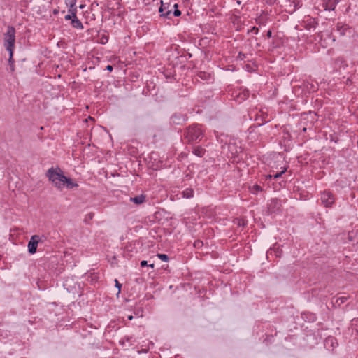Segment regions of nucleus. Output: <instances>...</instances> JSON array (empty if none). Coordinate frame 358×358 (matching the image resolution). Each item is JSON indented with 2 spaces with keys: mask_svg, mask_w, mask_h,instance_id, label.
Wrapping results in <instances>:
<instances>
[{
  "mask_svg": "<svg viewBox=\"0 0 358 358\" xmlns=\"http://www.w3.org/2000/svg\"><path fill=\"white\" fill-rule=\"evenodd\" d=\"M45 175L57 189L60 190L63 189L66 176L60 168L51 167L47 171Z\"/></svg>",
  "mask_w": 358,
  "mask_h": 358,
  "instance_id": "f257e3e1",
  "label": "nucleus"
},
{
  "mask_svg": "<svg viewBox=\"0 0 358 358\" xmlns=\"http://www.w3.org/2000/svg\"><path fill=\"white\" fill-rule=\"evenodd\" d=\"M203 136V130L199 124L190 126L185 131V139L189 143L200 141Z\"/></svg>",
  "mask_w": 358,
  "mask_h": 358,
  "instance_id": "f03ea898",
  "label": "nucleus"
},
{
  "mask_svg": "<svg viewBox=\"0 0 358 358\" xmlns=\"http://www.w3.org/2000/svg\"><path fill=\"white\" fill-rule=\"evenodd\" d=\"M4 47L8 52L14 51L15 43V29L12 26H8L7 31L4 34Z\"/></svg>",
  "mask_w": 358,
  "mask_h": 358,
  "instance_id": "7ed1b4c3",
  "label": "nucleus"
},
{
  "mask_svg": "<svg viewBox=\"0 0 358 358\" xmlns=\"http://www.w3.org/2000/svg\"><path fill=\"white\" fill-rule=\"evenodd\" d=\"M45 236H40L38 235H34L31 237L28 243V251L30 254H34L36 252L38 244L43 242Z\"/></svg>",
  "mask_w": 358,
  "mask_h": 358,
  "instance_id": "20e7f679",
  "label": "nucleus"
},
{
  "mask_svg": "<svg viewBox=\"0 0 358 358\" xmlns=\"http://www.w3.org/2000/svg\"><path fill=\"white\" fill-rule=\"evenodd\" d=\"M249 94V91L247 89H239L233 92L232 96L236 102L240 103L247 99Z\"/></svg>",
  "mask_w": 358,
  "mask_h": 358,
  "instance_id": "39448f33",
  "label": "nucleus"
},
{
  "mask_svg": "<svg viewBox=\"0 0 358 358\" xmlns=\"http://www.w3.org/2000/svg\"><path fill=\"white\" fill-rule=\"evenodd\" d=\"M321 201L325 207L329 208L331 207V206L334 203L335 199L331 192L324 191L321 194Z\"/></svg>",
  "mask_w": 358,
  "mask_h": 358,
  "instance_id": "423d86ee",
  "label": "nucleus"
},
{
  "mask_svg": "<svg viewBox=\"0 0 358 358\" xmlns=\"http://www.w3.org/2000/svg\"><path fill=\"white\" fill-rule=\"evenodd\" d=\"M324 345L328 350L333 351L338 344L336 338L329 336L324 340Z\"/></svg>",
  "mask_w": 358,
  "mask_h": 358,
  "instance_id": "0eeeda50",
  "label": "nucleus"
},
{
  "mask_svg": "<svg viewBox=\"0 0 358 358\" xmlns=\"http://www.w3.org/2000/svg\"><path fill=\"white\" fill-rule=\"evenodd\" d=\"M280 207L281 204L278 199H273L270 200L269 203H268V210L270 213H273L280 210Z\"/></svg>",
  "mask_w": 358,
  "mask_h": 358,
  "instance_id": "6e6552de",
  "label": "nucleus"
},
{
  "mask_svg": "<svg viewBox=\"0 0 358 358\" xmlns=\"http://www.w3.org/2000/svg\"><path fill=\"white\" fill-rule=\"evenodd\" d=\"M171 119L173 124H181L186 121L187 117L185 115L178 113L173 115Z\"/></svg>",
  "mask_w": 358,
  "mask_h": 358,
  "instance_id": "1a4fd4ad",
  "label": "nucleus"
},
{
  "mask_svg": "<svg viewBox=\"0 0 358 358\" xmlns=\"http://www.w3.org/2000/svg\"><path fill=\"white\" fill-rule=\"evenodd\" d=\"M168 6L162 1L161 6L159 7V12L160 13L161 16L166 17L167 18H171L172 15L171 10L168 9Z\"/></svg>",
  "mask_w": 358,
  "mask_h": 358,
  "instance_id": "9d476101",
  "label": "nucleus"
},
{
  "mask_svg": "<svg viewBox=\"0 0 358 358\" xmlns=\"http://www.w3.org/2000/svg\"><path fill=\"white\" fill-rule=\"evenodd\" d=\"M339 0H324L323 6L326 10H334Z\"/></svg>",
  "mask_w": 358,
  "mask_h": 358,
  "instance_id": "9b49d317",
  "label": "nucleus"
},
{
  "mask_svg": "<svg viewBox=\"0 0 358 358\" xmlns=\"http://www.w3.org/2000/svg\"><path fill=\"white\" fill-rule=\"evenodd\" d=\"M303 22L305 28L308 30L315 29L318 24L317 22L313 18H308Z\"/></svg>",
  "mask_w": 358,
  "mask_h": 358,
  "instance_id": "f8f14e48",
  "label": "nucleus"
},
{
  "mask_svg": "<svg viewBox=\"0 0 358 358\" xmlns=\"http://www.w3.org/2000/svg\"><path fill=\"white\" fill-rule=\"evenodd\" d=\"M66 5L69 7L68 12L71 14L77 13V8L76 6V0H64Z\"/></svg>",
  "mask_w": 358,
  "mask_h": 358,
  "instance_id": "ddd939ff",
  "label": "nucleus"
},
{
  "mask_svg": "<svg viewBox=\"0 0 358 358\" xmlns=\"http://www.w3.org/2000/svg\"><path fill=\"white\" fill-rule=\"evenodd\" d=\"M73 15V19L71 21V25L74 28H76L78 29H83V25L81 21L77 17L76 13L72 14Z\"/></svg>",
  "mask_w": 358,
  "mask_h": 358,
  "instance_id": "4468645a",
  "label": "nucleus"
},
{
  "mask_svg": "<svg viewBox=\"0 0 358 358\" xmlns=\"http://www.w3.org/2000/svg\"><path fill=\"white\" fill-rule=\"evenodd\" d=\"M130 201L137 205H140L145 201V196L143 194H141L134 197H131Z\"/></svg>",
  "mask_w": 358,
  "mask_h": 358,
  "instance_id": "2eb2a0df",
  "label": "nucleus"
},
{
  "mask_svg": "<svg viewBox=\"0 0 358 358\" xmlns=\"http://www.w3.org/2000/svg\"><path fill=\"white\" fill-rule=\"evenodd\" d=\"M66 186L67 189H71L74 187H77L78 185L76 182H73L69 178L66 177L64 181V187Z\"/></svg>",
  "mask_w": 358,
  "mask_h": 358,
  "instance_id": "dca6fc26",
  "label": "nucleus"
},
{
  "mask_svg": "<svg viewBox=\"0 0 358 358\" xmlns=\"http://www.w3.org/2000/svg\"><path fill=\"white\" fill-rule=\"evenodd\" d=\"M336 65L339 67V69L343 68V69H345V67L348 66V64L345 62V60L343 57H338L335 61Z\"/></svg>",
  "mask_w": 358,
  "mask_h": 358,
  "instance_id": "f3484780",
  "label": "nucleus"
},
{
  "mask_svg": "<svg viewBox=\"0 0 358 358\" xmlns=\"http://www.w3.org/2000/svg\"><path fill=\"white\" fill-rule=\"evenodd\" d=\"M193 153L198 157H203L205 153V149L201 146H196L193 148Z\"/></svg>",
  "mask_w": 358,
  "mask_h": 358,
  "instance_id": "a211bd4d",
  "label": "nucleus"
},
{
  "mask_svg": "<svg viewBox=\"0 0 358 358\" xmlns=\"http://www.w3.org/2000/svg\"><path fill=\"white\" fill-rule=\"evenodd\" d=\"M198 76L199 78H201L203 80H209L211 79V74L209 73L204 72V71H200L198 73Z\"/></svg>",
  "mask_w": 358,
  "mask_h": 358,
  "instance_id": "6ab92c4d",
  "label": "nucleus"
},
{
  "mask_svg": "<svg viewBox=\"0 0 358 358\" xmlns=\"http://www.w3.org/2000/svg\"><path fill=\"white\" fill-rule=\"evenodd\" d=\"M183 197L190 199L194 196V190L190 188H187L182 192Z\"/></svg>",
  "mask_w": 358,
  "mask_h": 358,
  "instance_id": "aec40b11",
  "label": "nucleus"
},
{
  "mask_svg": "<svg viewBox=\"0 0 358 358\" xmlns=\"http://www.w3.org/2000/svg\"><path fill=\"white\" fill-rule=\"evenodd\" d=\"M262 191V188L261 186H259V185H254L251 187H250V192L252 193V194H257L258 192H261Z\"/></svg>",
  "mask_w": 358,
  "mask_h": 358,
  "instance_id": "412c9836",
  "label": "nucleus"
},
{
  "mask_svg": "<svg viewBox=\"0 0 358 358\" xmlns=\"http://www.w3.org/2000/svg\"><path fill=\"white\" fill-rule=\"evenodd\" d=\"M338 31L340 32L341 35H345L346 31L349 29V28L345 25L339 26L338 24L337 26Z\"/></svg>",
  "mask_w": 358,
  "mask_h": 358,
  "instance_id": "4be33fe9",
  "label": "nucleus"
},
{
  "mask_svg": "<svg viewBox=\"0 0 358 358\" xmlns=\"http://www.w3.org/2000/svg\"><path fill=\"white\" fill-rule=\"evenodd\" d=\"M347 300V298L346 297H338L336 299L335 301V303L338 306H341V304H343V303H345Z\"/></svg>",
  "mask_w": 358,
  "mask_h": 358,
  "instance_id": "5701e85b",
  "label": "nucleus"
},
{
  "mask_svg": "<svg viewBox=\"0 0 358 358\" xmlns=\"http://www.w3.org/2000/svg\"><path fill=\"white\" fill-rule=\"evenodd\" d=\"M157 256L159 259L164 262H168L169 259L168 255L166 254H157Z\"/></svg>",
  "mask_w": 358,
  "mask_h": 358,
  "instance_id": "b1692460",
  "label": "nucleus"
},
{
  "mask_svg": "<svg viewBox=\"0 0 358 358\" xmlns=\"http://www.w3.org/2000/svg\"><path fill=\"white\" fill-rule=\"evenodd\" d=\"M173 8H175L173 15L176 17H178L181 15V12L178 9V4L175 3L173 5Z\"/></svg>",
  "mask_w": 358,
  "mask_h": 358,
  "instance_id": "393cba45",
  "label": "nucleus"
},
{
  "mask_svg": "<svg viewBox=\"0 0 358 358\" xmlns=\"http://www.w3.org/2000/svg\"><path fill=\"white\" fill-rule=\"evenodd\" d=\"M285 170L282 171L281 172L277 173H275V174H274L273 176L272 175H268V176H267V177L269 178H271L272 177H273L274 178H278L280 177L285 173Z\"/></svg>",
  "mask_w": 358,
  "mask_h": 358,
  "instance_id": "a878e982",
  "label": "nucleus"
},
{
  "mask_svg": "<svg viewBox=\"0 0 358 358\" xmlns=\"http://www.w3.org/2000/svg\"><path fill=\"white\" fill-rule=\"evenodd\" d=\"M13 51L9 52V59H8L9 65L14 63V61L13 59Z\"/></svg>",
  "mask_w": 358,
  "mask_h": 358,
  "instance_id": "bb28decb",
  "label": "nucleus"
},
{
  "mask_svg": "<svg viewBox=\"0 0 358 358\" xmlns=\"http://www.w3.org/2000/svg\"><path fill=\"white\" fill-rule=\"evenodd\" d=\"M115 287L118 289V293H120V290H121V287H122V284L118 282V280L116 279L115 280Z\"/></svg>",
  "mask_w": 358,
  "mask_h": 358,
  "instance_id": "cd10ccee",
  "label": "nucleus"
},
{
  "mask_svg": "<svg viewBox=\"0 0 358 358\" xmlns=\"http://www.w3.org/2000/svg\"><path fill=\"white\" fill-rule=\"evenodd\" d=\"M238 58L241 60H243L245 58V55L242 52H239L238 55Z\"/></svg>",
  "mask_w": 358,
  "mask_h": 358,
  "instance_id": "c85d7f7f",
  "label": "nucleus"
},
{
  "mask_svg": "<svg viewBox=\"0 0 358 358\" xmlns=\"http://www.w3.org/2000/svg\"><path fill=\"white\" fill-rule=\"evenodd\" d=\"M64 19L66 20H71L73 19V15L69 13L68 15H66L65 17H64Z\"/></svg>",
  "mask_w": 358,
  "mask_h": 358,
  "instance_id": "c756f323",
  "label": "nucleus"
},
{
  "mask_svg": "<svg viewBox=\"0 0 358 358\" xmlns=\"http://www.w3.org/2000/svg\"><path fill=\"white\" fill-rule=\"evenodd\" d=\"M250 31L254 32L255 34H257L259 32V29L256 27H253Z\"/></svg>",
  "mask_w": 358,
  "mask_h": 358,
  "instance_id": "7c9ffc66",
  "label": "nucleus"
},
{
  "mask_svg": "<svg viewBox=\"0 0 358 358\" xmlns=\"http://www.w3.org/2000/svg\"><path fill=\"white\" fill-rule=\"evenodd\" d=\"M352 325H357V322H358V319H353V320H352ZM356 331H357V334H358V327H357V328H356Z\"/></svg>",
  "mask_w": 358,
  "mask_h": 358,
  "instance_id": "2f4dec72",
  "label": "nucleus"
},
{
  "mask_svg": "<svg viewBox=\"0 0 358 358\" xmlns=\"http://www.w3.org/2000/svg\"><path fill=\"white\" fill-rule=\"evenodd\" d=\"M141 266L142 267H144V266H148V262H147V261H145V260H143V261H141Z\"/></svg>",
  "mask_w": 358,
  "mask_h": 358,
  "instance_id": "473e14b6",
  "label": "nucleus"
},
{
  "mask_svg": "<svg viewBox=\"0 0 358 358\" xmlns=\"http://www.w3.org/2000/svg\"><path fill=\"white\" fill-rule=\"evenodd\" d=\"M266 36H267L268 38H271V37H272V31H271V30H268V31H267Z\"/></svg>",
  "mask_w": 358,
  "mask_h": 358,
  "instance_id": "72a5a7b5",
  "label": "nucleus"
},
{
  "mask_svg": "<svg viewBox=\"0 0 358 358\" xmlns=\"http://www.w3.org/2000/svg\"><path fill=\"white\" fill-rule=\"evenodd\" d=\"M113 66L111 65H108L106 68V70H108V71H113Z\"/></svg>",
  "mask_w": 358,
  "mask_h": 358,
  "instance_id": "f704fd0d",
  "label": "nucleus"
},
{
  "mask_svg": "<svg viewBox=\"0 0 358 358\" xmlns=\"http://www.w3.org/2000/svg\"><path fill=\"white\" fill-rule=\"evenodd\" d=\"M201 245H202V242L200 241H196L195 243H194V246L199 247Z\"/></svg>",
  "mask_w": 358,
  "mask_h": 358,
  "instance_id": "c9c22d12",
  "label": "nucleus"
},
{
  "mask_svg": "<svg viewBox=\"0 0 358 358\" xmlns=\"http://www.w3.org/2000/svg\"><path fill=\"white\" fill-rule=\"evenodd\" d=\"M10 71L13 72L15 70V66H14V64H10Z\"/></svg>",
  "mask_w": 358,
  "mask_h": 358,
  "instance_id": "e433bc0d",
  "label": "nucleus"
},
{
  "mask_svg": "<svg viewBox=\"0 0 358 358\" xmlns=\"http://www.w3.org/2000/svg\"><path fill=\"white\" fill-rule=\"evenodd\" d=\"M105 40H106V41H107V39H106V38H105L102 37V38H101V43H105Z\"/></svg>",
  "mask_w": 358,
  "mask_h": 358,
  "instance_id": "4c0bfd02",
  "label": "nucleus"
},
{
  "mask_svg": "<svg viewBox=\"0 0 358 358\" xmlns=\"http://www.w3.org/2000/svg\"><path fill=\"white\" fill-rule=\"evenodd\" d=\"M84 7H85V5H83V4H82V5H80V6H79V8H80V9H83Z\"/></svg>",
  "mask_w": 358,
  "mask_h": 358,
  "instance_id": "58836bf2",
  "label": "nucleus"
},
{
  "mask_svg": "<svg viewBox=\"0 0 358 358\" xmlns=\"http://www.w3.org/2000/svg\"><path fill=\"white\" fill-rule=\"evenodd\" d=\"M128 319L130 320H132L133 319V316L132 315L128 316Z\"/></svg>",
  "mask_w": 358,
  "mask_h": 358,
  "instance_id": "ea45409f",
  "label": "nucleus"
},
{
  "mask_svg": "<svg viewBox=\"0 0 358 358\" xmlns=\"http://www.w3.org/2000/svg\"><path fill=\"white\" fill-rule=\"evenodd\" d=\"M148 266L151 268H154V264H149Z\"/></svg>",
  "mask_w": 358,
  "mask_h": 358,
  "instance_id": "a19ab883",
  "label": "nucleus"
},
{
  "mask_svg": "<svg viewBox=\"0 0 358 358\" xmlns=\"http://www.w3.org/2000/svg\"><path fill=\"white\" fill-rule=\"evenodd\" d=\"M237 3L238 4H241V1H237Z\"/></svg>",
  "mask_w": 358,
  "mask_h": 358,
  "instance_id": "79ce46f5",
  "label": "nucleus"
}]
</instances>
